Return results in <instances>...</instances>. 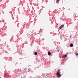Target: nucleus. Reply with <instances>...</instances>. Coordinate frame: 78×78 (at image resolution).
<instances>
[{
  "mask_svg": "<svg viewBox=\"0 0 78 78\" xmlns=\"http://www.w3.org/2000/svg\"><path fill=\"white\" fill-rule=\"evenodd\" d=\"M64 25H62L61 26H60L59 27V29L61 30V28H62V27H64Z\"/></svg>",
  "mask_w": 78,
  "mask_h": 78,
  "instance_id": "f257e3e1",
  "label": "nucleus"
},
{
  "mask_svg": "<svg viewBox=\"0 0 78 78\" xmlns=\"http://www.w3.org/2000/svg\"><path fill=\"white\" fill-rule=\"evenodd\" d=\"M57 76V77L58 78H59L61 77V74H56Z\"/></svg>",
  "mask_w": 78,
  "mask_h": 78,
  "instance_id": "f03ea898",
  "label": "nucleus"
},
{
  "mask_svg": "<svg viewBox=\"0 0 78 78\" xmlns=\"http://www.w3.org/2000/svg\"><path fill=\"white\" fill-rule=\"evenodd\" d=\"M67 56V55H64L62 56V58H66Z\"/></svg>",
  "mask_w": 78,
  "mask_h": 78,
  "instance_id": "7ed1b4c3",
  "label": "nucleus"
},
{
  "mask_svg": "<svg viewBox=\"0 0 78 78\" xmlns=\"http://www.w3.org/2000/svg\"><path fill=\"white\" fill-rule=\"evenodd\" d=\"M70 46L71 47H72L73 46V45L72 43L70 44Z\"/></svg>",
  "mask_w": 78,
  "mask_h": 78,
  "instance_id": "20e7f679",
  "label": "nucleus"
},
{
  "mask_svg": "<svg viewBox=\"0 0 78 78\" xmlns=\"http://www.w3.org/2000/svg\"><path fill=\"white\" fill-rule=\"evenodd\" d=\"M51 53L50 52H48V55H51Z\"/></svg>",
  "mask_w": 78,
  "mask_h": 78,
  "instance_id": "39448f33",
  "label": "nucleus"
},
{
  "mask_svg": "<svg viewBox=\"0 0 78 78\" xmlns=\"http://www.w3.org/2000/svg\"><path fill=\"white\" fill-rule=\"evenodd\" d=\"M60 72H57V73L56 74H60Z\"/></svg>",
  "mask_w": 78,
  "mask_h": 78,
  "instance_id": "423d86ee",
  "label": "nucleus"
},
{
  "mask_svg": "<svg viewBox=\"0 0 78 78\" xmlns=\"http://www.w3.org/2000/svg\"><path fill=\"white\" fill-rule=\"evenodd\" d=\"M37 52H34L35 55H37Z\"/></svg>",
  "mask_w": 78,
  "mask_h": 78,
  "instance_id": "0eeeda50",
  "label": "nucleus"
},
{
  "mask_svg": "<svg viewBox=\"0 0 78 78\" xmlns=\"http://www.w3.org/2000/svg\"><path fill=\"white\" fill-rule=\"evenodd\" d=\"M27 70V68H25V69H24V71H26Z\"/></svg>",
  "mask_w": 78,
  "mask_h": 78,
  "instance_id": "6e6552de",
  "label": "nucleus"
},
{
  "mask_svg": "<svg viewBox=\"0 0 78 78\" xmlns=\"http://www.w3.org/2000/svg\"><path fill=\"white\" fill-rule=\"evenodd\" d=\"M59 0H57L56 3H58V2H59Z\"/></svg>",
  "mask_w": 78,
  "mask_h": 78,
  "instance_id": "1a4fd4ad",
  "label": "nucleus"
},
{
  "mask_svg": "<svg viewBox=\"0 0 78 78\" xmlns=\"http://www.w3.org/2000/svg\"><path fill=\"white\" fill-rule=\"evenodd\" d=\"M60 70H61L60 69H59L58 70L57 72H59V71H60Z\"/></svg>",
  "mask_w": 78,
  "mask_h": 78,
  "instance_id": "9d476101",
  "label": "nucleus"
},
{
  "mask_svg": "<svg viewBox=\"0 0 78 78\" xmlns=\"http://www.w3.org/2000/svg\"><path fill=\"white\" fill-rule=\"evenodd\" d=\"M57 52H59V50H57Z\"/></svg>",
  "mask_w": 78,
  "mask_h": 78,
  "instance_id": "9b49d317",
  "label": "nucleus"
},
{
  "mask_svg": "<svg viewBox=\"0 0 78 78\" xmlns=\"http://www.w3.org/2000/svg\"><path fill=\"white\" fill-rule=\"evenodd\" d=\"M76 55H78V53L76 54Z\"/></svg>",
  "mask_w": 78,
  "mask_h": 78,
  "instance_id": "f8f14e48",
  "label": "nucleus"
}]
</instances>
